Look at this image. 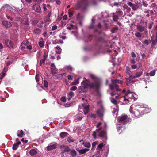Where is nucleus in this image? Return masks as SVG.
Listing matches in <instances>:
<instances>
[{
    "instance_id": "1",
    "label": "nucleus",
    "mask_w": 157,
    "mask_h": 157,
    "mask_svg": "<svg viewBox=\"0 0 157 157\" xmlns=\"http://www.w3.org/2000/svg\"><path fill=\"white\" fill-rule=\"evenodd\" d=\"M145 109L144 107H137L135 109H130V112L132 113L135 117H140L146 112L144 110Z\"/></svg>"
},
{
    "instance_id": "2",
    "label": "nucleus",
    "mask_w": 157,
    "mask_h": 157,
    "mask_svg": "<svg viewBox=\"0 0 157 157\" xmlns=\"http://www.w3.org/2000/svg\"><path fill=\"white\" fill-rule=\"evenodd\" d=\"M111 81L112 84L109 85V87L110 89L113 90L114 89H115L117 91H121V90L119 88V86L117 83L122 84L123 81L118 79H112Z\"/></svg>"
},
{
    "instance_id": "3",
    "label": "nucleus",
    "mask_w": 157,
    "mask_h": 157,
    "mask_svg": "<svg viewBox=\"0 0 157 157\" xmlns=\"http://www.w3.org/2000/svg\"><path fill=\"white\" fill-rule=\"evenodd\" d=\"M82 86L79 87L78 90L80 93L84 92L87 91L88 89V81L85 78H83L82 82L81 83Z\"/></svg>"
},
{
    "instance_id": "4",
    "label": "nucleus",
    "mask_w": 157,
    "mask_h": 157,
    "mask_svg": "<svg viewBox=\"0 0 157 157\" xmlns=\"http://www.w3.org/2000/svg\"><path fill=\"white\" fill-rule=\"evenodd\" d=\"M100 82L98 81L93 82L90 84H89V88L90 89L95 88L96 90L98 92L100 87Z\"/></svg>"
},
{
    "instance_id": "5",
    "label": "nucleus",
    "mask_w": 157,
    "mask_h": 157,
    "mask_svg": "<svg viewBox=\"0 0 157 157\" xmlns=\"http://www.w3.org/2000/svg\"><path fill=\"white\" fill-rule=\"evenodd\" d=\"M86 103H84L82 104V109L83 110V111L85 115H87V117L88 116V104L86 100Z\"/></svg>"
},
{
    "instance_id": "6",
    "label": "nucleus",
    "mask_w": 157,
    "mask_h": 157,
    "mask_svg": "<svg viewBox=\"0 0 157 157\" xmlns=\"http://www.w3.org/2000/svg\"><path fill=\"white\" fill-rule=\"evenodd\" d=\"M84 43L83 50L86 52L88 50V37H84L83 39Z\"/></svg>"
},
{
    "instance_id": "7",
    "label": "nucleus",
    "mask_w": 157,
    "mask_h": 157,
    "mask_svg": "<svg viewBox=\"0 0 157 157\" xmlns=\"http://www.w3.org/2000/svg\"><path fill=\"white\" fill-rule=\"evenodd\" d=\"M5 43L6 45L9 48H13L14 47L13 42L8 39H6L5 41Z\"/></svg>"
},
{
    "instance_id": "8",
    "label": "nucleus",
    "mask_w": 157,
    "mask_h": 157,
    "mask_svg": "<svg viewBox=\"0 0 157 157\" xmlns=\"http://www.w3.org/2000/svg\"><path fill=\"white\" fill-rule=\"evenodd\" d=\"M32 8L35 12L38 13H42L40 6L38 5L35 4L33 5V6Z\"/></svg>"
},
{
    "instance_id": "9",
    "label": "nucleus",
    "mask_w": 157,
    "mask_h": 157,
    "mask_svg": "<svg viewBox=\"0 0 157 157\" xmlns=\"http://www.w3.org/2000/svg\"><path fill=\"white\" fill-rule=\"evenodd\" d=\"M128 116L126 115H123L118 117V120L120 122H125V120L127 118Z\"/></svg>"
},
{
    "instance_id": "10",
    "label": "nucleus",
    "mask_w": 157,
    "mask_h": 157,
    "mask_svg": "<svg viewBox=\"0 0 157 157\" xmlns=\"http://www.w3.org/2000/svg\"><path fill=\"white\" fill-rule=\"evenodd\" d=\"M51 73L52 75H55L57 74L58 70L56 67L54 63H52L51 65Z\"/></svg>"
},
{
    "instance_id": "11",
    "label": "nucleus",
    "mask_w": 157,
    "mask_h": 157,
    "mask_svg": "<svg viewBox=\"0 0 157 157\" xmlns=\"http://www.w3.org/2000/svg\"><path fill=\"white\" fill-rule=\"evenodd\" d=\"M57 146V144H50L47 147V149L48 150H50L56 148Z\"/></svg>"
},
{
    "instance_id": "12",
    "label": "nucleus",
    "mask_w": 157,
    "mask_h": 157,
    "mask_svg": "<svg viewBox=\"0 0 157 157\" xmlns=\"http://www.w3.org/2000/svg\"><path fill=\"white\" fill-rule=\"evenodd\" d=\"M126 96H123L122 97H121V99L123 100V103L124 105L127 104L129 102V99L127 98Z\"/></svg>"
},
{
    "instance_id": "13",
    "label": "nucleus",
    "mask_w": 157,
    "mask_h": 157,
    "mask_svg": "<svg viewBox=\"0 0 157 157\" xmlns=\"http://www.w3.org/2000/svg\"><path fill=\"white\" fill-rule=\"evenodd\" d=\"M3 25L5 26L6 28H10L12 26V24L10 22L6 21H4L2 22Z\"/></svg>"
},
{
    "instance_id": "14",
    "label": "nucleus",
    "mask_w": 157,
    "mask_h": 157,
    "mask_svg": "<svg viewBox=\"0 0 157 157\" xmlns=\"http://www.w3.org/2000/svg\"><path fill=\"white\" fill-rule=\"evenodd\" d=\"M98 136L101 138H106V132L102 130L99 133Z\"/></svg>"
},
{
    "instance_id": "15",
    "label": "nucleus",
    "mask_w": 157,
    "mask_h": 157,
    "mask_svg": "<svg viewBox=\"0 0 157 157\" xmlns=\"http://www.w3.org/2000/svg\"><path fill=\"white\" fill-rule=\"evenodd\" d=\"M47 57L48 55L46 53H44V54L43 55V59L40 61V64L41 66L42 65V64L44 63H45V61L47 58Z\"/></svg>"
},
{
    "instance_id": "16",
    "label": "nucleus",
    "mask_w": 157,
    "mask_h": 157,
    "mask_svg": "<svg viewBox=\"0 0 157 157\" xmlns=\"http://www.w3.org/2000/svg\"><path fill=\"white\" fill-rule=\"evenodd\" d=\"M20 141H18L17 143H15L13 145L12 148L13 150H16L18 147V145L21 144Z\"/></svg>"
},
{
    "instance_id": "17",
    "label": "nucleus",
    "mask_w": 157,
    "mask_h": 157,
    "mask_svg": "<svg viewBox=\"0 0 157 157\" xmlns=\"http://www.w3.org/2000/svg\"><path fill=\"white\" fill-rule=\"evenodd\" d=\"M126 97H127V98L131 99L132 98L133 96L132 95V94L130 93V90H128L125 94V96Z\"/></svg>"
},
{
    "instance_id": "18",
    "label": "nucleus",
    "mask_w": 157,
    "mask_h": 157,
    "mask_svg": "<svg viewBox=\"0 0 157 157\" xmlns=\"http://www.w3.org/2000/svg\"><path fill=\"white\" fill-rule=\"evenodd\" d=\"M37 151L35 149H32L29 152L30 155L32 156L35 155L37 154Z\"/></svg>"
},
{
    "instance_id": "19",
    "label": "nucleus",
    "mask_w": 157,
    "mask_h": 157,
    "mask_svg": "<svg viewBox=\"0 0 157 157\" xmlns=\"http://www.w3.org/2000/svg\"><path fill=\"white\" fill-rule=\"evenodd\" d=\"M137 29L140 31L142 32L144 31L145 27L141 25H137Z\"/></svg>"
},
{
    "instance_id": "20",
    "label": "nucleus",
    "mask_w": 157,
    "mask_h": 157,
    "mask_svg": "<svg viewBox=\"0 0 157 157\" xmlns=\"http://www.w3.org/2000/svg\"><path fill=\"white\" fill-rule=\"evenodd\" d=\"M67 99L70 100L74 96V93L72 92H70L67 95Z\"/></svg>"
},
{
    "instance_id": "21",
    "label": "nucleus",
    "mask_w": 157,
    "mask_h": 157,
    "mask_svg": "<svg viewBox=\"0 0 157 157\" xmlns=\"http://www.w3.org/2000/svg\"><path fill=\"white\" fill-rule=\"evenodd\" d=\"M70 148L67 146H65L64 148L61 150L62 152L63 153H64V152H68L70 151Z\"/></svg>"
},
{
    "instance_id": "22",
    "label": "nucleus",
    "mask_w": 157,
    "mask_h": 157,
    "mask_svg": "<svg viewBox=\"0 0 157 157\" xmlns=\"http://www.w3.org/2000/svg\"><path fill=\"white\" fill-rule=\"evenodd\" d=\"M68 135V133L66 132H62L60 134V136L62 138H64Z\"/></svg>"
},
{
    "instance_id": "23",
    "label": "nucleus",
    "mask_w": 157,
    "mask_h": 157,
    "mask_svg": "<svg viewBox=\"0 0 157 157\" xmlns=\"http://www.w3.org/2000/svg\"><path fill=\"white\" fill-rule=\"evenodd\" d=\"M17 134L18 136L20 137H23L24 133L22 130H21L20 132V131H18L17 132Z\"/></svg>"
},
{
    "instance_id": "24",
    "label": "nucleus",
    "mask_w": 157,
    "mask_h": 157,
    "mask_svg": "<svg viewBox=\"0 0 157 157\" xmlns=\"http://www.w3.org/2000/svg\"><path fill=\"white\" fill-rule=\"evenodd\" d=\"M38 44L40 47H43L44 46V42L42 39L40 41L38 42Z\"/></svg>"
},
{
    "instance_id": "25",
    "label": "nucleus",
    "mask_w": 157,
    "mask_h": 157,
    "mask_svg": "<svg viewBox=\"0 0 157 157\" xmlns=\"http://www.w3.org/2000/svg\"><path fill=\"white\" fill-rule=\"evenodd\" d=\"M63 41L61 40H58L56 39L55 40L53 41V43L54 44H56L59 43L62 44L63 43Z\"/></svg>"
},
{
    "instance_id": "26",
    "label": "nucleus",
    "mask_w": 157,
    "mask_h": 157,
    "mask_svg": "<svg viewBox=\"0 0 157 157\" xmlns=\"http://www.w3.org/2000/svg\"><path fill=\"white\" fill-rule=\"evenodd\" d=\"M88 151V149L85 148L83 149H81L78 150L79 152L81 154H83L87 152Z\"/></svg>"
},
{
    "instance_id": "27",
    "label": "nucleus",
    "mask_w": 157,
    "mask_h": 157,
    "mask_svg": "<svg viewBox=\"0 0 157 157\" xmlns=\"http://www.w3.org/2000/svg\"><path fill=\"white\" fill-rule=\"evenodd\" d=\"M79 79H77L75 80L74 82H72L71 84V86H74L76 85L78 83H79Z\"/></svg>"
},
{
    "instance_id": "28",
    "label": "nucleus",
    "mask_w": 157,
    "mask_h": 157,
    "mask_svg": "<svg viewBox=\"0 0 157 157\" xmlns=\"http://www.w3.org/2000/svg\"><path fill=\"white\" fill-rule=\"evenodd\" d=\"M142 74V72L141 71L138 72H137L136 74V75L134 76L135 78L139 77L141 76Z\"/></svg>"
},
{
    "instance_id": "29",
    "label": "nucleus",
    "mask_w": 157,
    "mask_h": 157,
    "mask_svg": "<svg viewBox=\"0 0 157 157\" xmlns=\"http://www.w3.org/2000/svg\"><path fill=\"white\" fill-rule=\"evenodd\" d=\"M55 48L58 50V51H56L55 52L56 53L60 54L62 50L61 48L57 46L55 47Z\"/></svg>"
},
{
    "instance_id": "30",
    "label": "nucleus",
    "mask_w": 157,
    "mask_h": 157,
    "mask_svg": "<svg viewBox=\"0 0 157 157\" xmlns=\"http://www.w3.org/2000/svg\"><path fill=\"white\" fill-rule=\"evenodd\" d=\"M71 154L73 157L77 155V153L75 150H72L71 151Z\"/></svg>"
},
{
    "instance_id": "31",
    "label": "nucleus",
    "mask_w": 157,
    "mask_h": 157,
    "mask_svg": "<svg viewBox=\"0 0 157 157\" xmlns=\"http://www.w3.org/2000/svg\"><path fill=\"white\" fill-rule=\"evenodd\" d=\"M97 4V2L95 0H92L91 1L89 2V5H95Z\"/></svg>"
},
{
    "instance_id": "32",
    "label": "nucleus",
    "mask_w": 157,
    "mask_h": 157,
    "mask_svg": "<svg viewBox=\"0 0 157 157\" xmlns=\"http://www.w3.org/2000/svg\"><path fill=\"white\" fill-rule=\"evenodd\" d=\"M98 116L101 117H102L103 115L102 112V111L100 110H98L97 112Z\"/></svg>"
},
{
    "instance_id": "33",
    "label": "nucleus",
    "mask_w": 157,
    "mask_h": 157,
    "mask_svg": "<svg viewBox=\"0 0 157 157\" xmlns=\"http://www.w3.org/2000/svg\"><path fill=\"white\" fill-rule=\"evenodd\" d=\"M118 29V27L117 26L112 28L111 31L112 33H114Z\"/></svg>"
},
{
    "instance_id": "34",
    "label": "nucleus",
    "mask_w": 157,
    "mask_h": 157,
    "mask_svg": "<svg viewBox=\"0 0 157 157\" xmlns=\"http://www.w3.org/2000/svg\"><path fill=\"white\" fill-rule=\"evenodd\" d=\"M151 43V41L150 40H146L145 41L143 42V43L146 45H148Z\"/></svg>"
},
{
    "instance_id": "35",
    "label": "nucleus",
    "mask_w": 157,
    "mask_h": 157,
    "mask_svg": "<svg viewBox=\"0 0 157 157\" xmlns=\"http://www.w3.org/2000/svg\"><path fill=\"white\" fill-rule=\"evenodd\" d=\"M111 102L115 105L117 104V101L114 98H111Z\"/></svg>"
},
{
    "instance_id": "36",
    "label": "nucleus",
    "mask_w": 157,
    "mask_h": 157,
    "mask_svg": "<svg viewBox=\"0 0 157 157\" xmlns=\"http://www.w3.org/2000/svg\"><path fill=\"white\" fill-rule=\"evenodd\" d=\"M41 32L40 30L38 29H36L34 30L33 32L36 34H39Z\"/></svg>"
},
{
    "instance_id": "37",
    "label": "nucleus",
    "mask_w": 157,
    "mask_h": 157,
    "mask_svg": "<svg viewBox=\"0 0 157 157\" xmlns=\"http://www.w3.org/2000/svg\"><path fill=\"white\" fill-rule=\"evenodd\" d=\"M82 118V115L80 114H79L78 115H77V116L75 117V119L77 120H79L81 119Z\"/></svg>"
},
{
    "instance_id": "38",
    "label": "nucleus",
    "mask_w": 157,
    "mask_h": 157,
    "mask_svg": "<svg viewBox=\"0 0 157 157\" xmlns=\"http://www.w3.org/2000/svg\"><path fill=\"white\" fill-rule=\"evenodd\" d=\"M21 44V46H27L28 44V41L27 40L24 41Z\"/></svg>"
},
{
    "instance_id": "39",
    "label": "nucleus",
    "mask_w": 157,
    "mask_h": 157,
    "mask_svg": "<svg viewBox=\"0 0 157 157\" xmlns=\"http://www.w3.org/2000/svg\"><path fill=\"white\" fill-rule=\"evenodd\" d=\"M118 19V16L116 15H114V13H113V19L114 21H117Z\"/></svg>"
},
{
    "instance_id": "40",
    "label": "nucleus",
    "mask_w": 157,
    "mask_h": 157,
    "mask_svg": "<svg viewBox=\"0 0 157 157\" xmlns=\"http://www.w3.org/2000/svg\"><path fill=\"white\" fill-rule=\"evenodd\" d=\"M135 36L138 37L140 38L142 36L140 32H137L135 34Z\"/></svg>"
},
{
    "instance_id": "41",
    "label": "nucleus",
    "mask_w": 157,
    "mask_h": 157,
    "mask_svg": "<svg viewBox=\"0 0 157 157\" xmlns=\"http://www.w3.org/2000/svg\"><path fill=\"white\" fill-rule=\"evenodd\" d=\"M66 68L67 71H71L73 70V68L71 66H67Z\"/></svg>"
},
{
    "instance_id": "42",
    "label": "nucleus",
    "mask_w": 157,
    "mask_h": 157,
    "mask_svg": "<svg viewBox=\"0 0 157 157\" xmlns=\"http://www.w3.org/2000/svg\"><path fill=\"white\" fill-rule=\"evenodd\" d=\"M103 146L102 143L100 144L97 147V148H99L100 149H101Z\"/></svg>"
},
{
    "instance_id": "43",
    "label": "nucleus",
    "mask_w": 157,
    "mask_h": 157,
    "mask_svg": "<svg viewBox=\"0 0 157 157\" xmlns=\"http://www.w3.org/2000/svg\"><path fill=\"white\" fill-rule=\"evenodd\" d=\"M67 141L69 143H71V142H73L74 141V139H72L71 137H69L67 139Z\"/></svg>"
},
{
    "instance_id": "44",
    "label": "nucleus",
    "mask_w": 157,
    "mask_h": 157,
    "mask_svg": "<svg viewBox=\"0 0 157 157\" xmlns=\"http://www.w3.org/2000/svg\"><path fill=\"white\" fill-rule=\"evenodd\" d=\"M90 77L94 80H95L97 78L94 75L92 74L90 75Z\"/></svg>"
},
{
    "instance_id": "45",
    "label": "nucleus",
    "mask_w": 157,
    "mask_h": 157,
    "mask_svg": "<svg viewBox=\"0 0 157 157\" xmlns=\"http://www.w3.org/2000/svg\"><path fill=\"white\" fill-rule=\"evenodd\" d=\"M98 40L99 41L103 42L105 41L104 39L102 37H100L98 38Z\"/></svg>"
},
{
    "instance_id": "46",
    "label": "nucleus",
    "mask_w": 157,
    "mask_h": 157,
    "mask_svg": "<svg viewBox=\"0 0 157 157\" xmlns=\"http://www.w3.org/2000/svg\"><path fill=\"white\" fill-rule=\"evenodd\" d=\"M44 87H45L46 88L48 87V83L45 80L44 81Z\"/></svg>"
},
{
    "instance_id": "47",
    "label": "nucleus",
    "mask_w": 157,
    "mask_h": 157,
    "mask_svg": "<svg viewBox=\"0 0 157 157\" xmlns=\"http://www.w3.org/2000/svg\"><path fill=\"white\" fill-rule=\"evenodd\" d=\"M96 115L93 114H89V117L91 118H95L96 117Z\"/></svg>"
},
{
    "instance_id": "48",
    "label": "nucleus",
    "mask_w": 157,
    "mask_h": 157,
    "mask_svg": "<svg viewBox=\"0 0 157 157\" xmlns=\"http://www.w3.org/2000/svg\"><path fill=\"white\" fill-rule=\"evenodd\" d=\"M77 89V87L75 86H73L70 88V90L71 91H75Z\"/></svg>"
},
{
    "instance_id": "49",
    "label": "nucleus",
    "mask_w": 157,
    "mask_h": 157,
    "mask_svg": "<svg viewBox=\"0 0 157 157\" xmlns=\"http://www.w3.org/2000/svg\"><path fill=\"white\" fill-rule=\"evenodd\" d=\"M4 48V46L3 44L1 43H0V52L2 51V49Z\"/></svg>"
},
{
    "instance_id": "50",
    "label": "nucleus",
    "mask_w": 157,
    "mask_h": 157,
    "mask_svg": "<svg viewBox=\"0 0 157 157\" xmlns=\"http://www.w3.org/2000/svg\"><path fill=\"white\" fill-rule=\"evenodd\" d=\"M40 75H37L35 77V79L36 81L38 82L39 81V77Z\"/></svg>"
},
{
    "instance_id": "51",
    "label": "nucleus",
    "mask_w": 157,
    "mask_h": 157,
    "mask_svg": "<svg viewBox=\"0 0 157 157\" xmlns=\"http://www.w3.org/2000/svg\"><path fill=\"white\" fill-rule=\"evenodd\" d=\"M135 78L134 76H133L132 75H131L130 76V77H129L128 80L130 81H132L133 79Z\"/></svg>"
},
{
    "instance_id": "52",
    "label": "nucleus",
    "mask_w": 157,
    "mask_h": 157,
    "mask_svg": "<svg viewBox=\"0 0 157 157\" xmlns=\"http://www.w3.org/2000/svg\"><path fill=\"white\" fill-rule=\"evenodd\" d=\"M43 6V8L44 9V11H47V8H46V5L45 4L43 3L42 4Z\"/></svg>"
},
{
    "instance_id": "53",
    "label": "nucleus",
    "mask_w": 157,
    "mask_h": 157,
    "mask_svg": "<svg viewBox=\"0 0 157 157\" xmlns=\"http://www.w3.org/2000/svg\"><path fill=\"white\" fill-rule=\"evenodd\" d=\"M74 78V77L72 75H68V79L69 80H72Z\"/></svg>"
},
{
    "instance_id": "54",
    "label": "nucleus",
    "mask_w": 157,
    "mask_h": 157,
    "mask_svg": "<svg viewBox=\"0 0 157 157\" xmlns=\"http://www.w3.org/2000/svg\"><path fill=\"white\" fill-rule=\"evenodd\" d=\"M79 142L81 143V144L84 145V146L86 147H88V144L85 145L84 144V142H83V140H80Z\"/></svg>"
},
{
    "instance_id": "55",
    "label": "nucleus",
    "mask_w": 157,
    "mask_h": 157,
    "mask_svg": "<svg viewBox=\"0 0 157 157\" xmlns=\"http://www.w3.org/2000/svg\"><path fill=\"white\" fill-rule=\"evenodd\" d=\"M132 9L134 10H136L138 9V7L136 5H134L132 7Z\"/></svg>"
},
{
    "instance_id": "56",
    "label": "nucleus",
    "mask_w": 157,
    "mask_h": 157,
    "mask_svg": "<svg viewBox=\"0 0 157 157\" xmlns=\"http://www.w3.org/2000/svg\"><path fill=\"white\" fill-rule=\"evenodd\" d=\"M61 100L62 101L65 102L66 101V98L64 97H62L61 98Z\"/></svg>"
},
{
    "instance_id": "57",
    "label": "nucleus",
    "mask_w": 157,
    "mask_h": 157,
    "mask_svg": "<svg viewBox=\"0 0 157 157\" xmlns=\"http://www.w3.org/2000/svg\"><path fill=\"white\" fill-rule=\"evenodd\" d=\"M155 71H151L149 73L150 75L151 76H153L155 75Z\"/></svg>"
},
{
    "instance_id": "58",
    "label": "nucleus",
    "mask_w": 157,
    "mask_h": 157,
    "mask_svg": "<svg viewBox=\"0 0 157 157\" xmlns=\"http://www.w3.org/2000/svg\"><path fill=\"white\" fill-rule=\"evenodd\" d=\"M130 62L132 64H134L136 63V61L133 59H131L130 60Z\"/></svg>"
},
{
    "instance_id": "59",
    "label": "nucleus",
    "mask_w": 157,
    "mask_h": 157,
    "mask_svg": "<svg viewBox=\"0 0 157 157\" xmlns=\"http://www.w3.org/2000/svg\"><path fill=\"white\" fill-rule=\"evenodd\" d=\"M57 28V26L56 25H54L52 27V30H56Z\"/></svg>"
},
{
    "instance_id": "60",
    "label": "nucleus",
    "mask_w": 157,
    "mask_h": 157,
    "mask_svg": "<svg viewBox=\"0 0 157 157\" xmlns=\"http://www.w3.org/2000/svg\"><path fill=\"white\" fill-rule=\"evenodd\" d=\"M131 56L132 57H136V55L134 52H132L131 53Z\"/></svg>"
},
{
    "instance_id": "61",
    "label": "nucleus",
    "mask_w": 157,
    "mask_h": 157,
    "mask_svg": "<svg viewBox=\"0 0 157 157\" xmlns=\"http://www.w3.org/2000/svg\"><path fill=\"white\" fill-rule=\"evenodd\" d=\"M5 69V68H4L3 70V71L2 72V75L3 76V77H4L5 76V72L6 71H4V70Z\"/></svg>"
},
{
    "instance_id": "62",
    "label": "nucleus",
    "mask_w": 157,
    "mask_h": 157,
    "mask_svg": "<svg viewBox=\"0 0 157 157\" xmlns=\"http://www.w3.org/2000/svg\"><path fill=\"white\" fill-rule=\"evenodd\" d=\"M143 5L145 7H147L148 4L146 2H144L143 3Z\"/></svg>"
},
{
    "instance_id": "63",
    "label": "nucleus",
    "mask_w": 157,
    "mask_h": 157,
    "mask_svg": "<svg viewBox=\"0 0 157 157\" xmlns=\"http://www.w3.org/2000/svg\"><path fill=\"white\" fill-rule=\"evenodd\" d=\"M127 4L128 6H129L130 7H132V6L134 5L130 2L128 3Z\"/></svg>"
},
{
    "instance_id": "64",
    "label": "nucleus",
    "mask_w": 157,
    "mask_h": 157,
    "mask_svg": "<svg viewBox=\"0 0 157 157\" xmlns=\"http://www.w3.org/2000/svg\"><path fill=\"white\" fill-rule=\"evenodd\" d=\"M102 124V123L101 122H99L98 124H97L96 126V127L98 128Z\"/></svg>"
}]
</instances>
